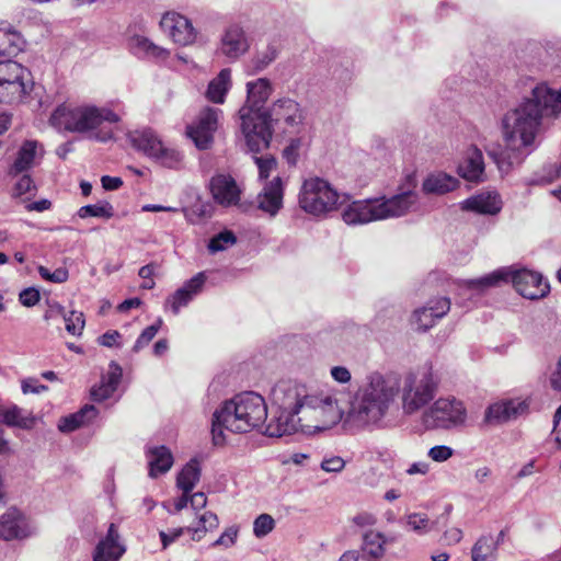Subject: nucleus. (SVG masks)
Masks as SVG:
<instances>
[{"instance_id": "nucleus-41", "label": "nucleus", "mask_w": 561, "mask_h": 561, "mask_svg": "<svg viewBox=\"0 0 561 561\" xmlns=\"http://www.w3.org/2000/svg\"><path fill=\"white\" fill-rule=\"evenodd\" d=\"M22 44L19 32L0 27V56H15L22 49Z\"/></svg>"}, {"instance_id": "nucleus-18", "label": "nucleus", "mask_w": 561, "mask_h": 561, "mask_svg": "<svg viewBox=\"0 0 561 561\" xmlns=\"http://www.w3.org/2000/svg\"><path fill=\"white\" fill-rule=\"evenodd\" d=\"M267 112V122L272 131V123H284L287 127L302 124L304 114L299 103L289 98L276 100Z\"/></svg>"}, {"instance_id": "nucleus-38", "label": "nucleus", "mask_w": 561, "mask_h": 561, "mask_svg": "<svg viewBox=\"0 0 561 561\" xmlns=\"http://www.w3.org/2000/svg\"><path fill=\"white\" fill-rule=\"evenodd\" d=\"M2 422L9 426L30 430L33 427L35 419L31 413L15 404H11L3 410Z\"/></svg>"}, {"instance_id": "nucleus-24", "label": "nucleus", "mask_w": 561, "mask_h": 561, "mask_svg": "<svg viewBox=\"0 0 561 561\" xmlns=\"http://www.w3.org/2000/svg\"><path fill=\"white\" fill-rule=\"evenodd\" d=\"M343 221L348 226L366 225L378 221L374 198L353 201L341 213Z\"/></svg>"}, {"instance_id": "nucleus-53", "label": "nucleus", "mask_w": 561, "mask_h": 561, "mask_svg": "<svg viewBox=\"0 0 561 561\" xmlns=\"http://www.w3.org/2000/svg\"><path fill=\"white\" fill-rule=\"evenodd\" d=\"M454 455V449L446 445H437L430 448L427 456L435 462H444Z\"/></svg>"}, {"instance_id": "nucleus-5", "label": "nucleus", "mask_w": 561, "mask_h": 561, "mask_svg": "<svg viewBox=\"0 0 561 561\" xmlns=\"http://www.w3.org/2000/svg\"><path fill=\"white\" fill-rule=\"evenodd\" d=\"M501 282H512L518 294L527 299H540L549 293V284L541 274L527 270L504 267L479 278L466 280L470 289L483 290L499 285Z\"/></svg>"}, {"instance_id": "nucleus-36", "label": "nucleus", "mask_w": 561, "mask_h": 561, "mask_svg": "<svg viewBox=\"0 0 561 561\" xmlns=\"http://www.w3.org/2000/svg\"><path fill=\"white\" fill-rule=\"evenodd\" d=\"M98 415V411L93 405H85L80 411L61 417L58 422V430L64 433H70L80 426L90 423Z\"/></svg>"}, {"instance_id": "nucleus-10", "label": "nucleus", "mask_w": 561, "mask_h": 561, "mask_svg": "<svg viewBox=\"0 0 561 561\" xmlns=\"http://www.w3.org/2000/svg\"><path fill=\"white\" fill-rule=\"evenodd\" d=\"M30 71L13 60L0 61V103H20L31 90Z\"/></svg>"}, {"instance_id": "nucleus-44", "label": "nucleus", "mask_w": 561, "mask_h": 561, "mask_svg": "<svg viewBox=\"0 0 561 561\" xmlns=\"http://www.w3.org/2000/svg\"><path fill=\"white\" fill-rule=\"evenodd\" d=\"M80 218L98 217L110 219L114 216L113 206L108 202H101L94 205H85L79 208Z\"/></svg>"}, {"instance_id": "nucleus-27", "label": "nucleus", "mask_w": 561, "mask_h": 561, "mask_svg": "<svg viewBox=\"0 0 561 561\" xmlns=\"http://www.w3.org/2000/svg\"><path fill=\"white\" fill-rule=\"evenodd\" d=\"M205 280L206 276L203 272L196 274L168 298L167 306H170L172 312L178 314L180 309L187 306L188 302L202 290Z\"/></svg>"}, {"instance_id": "nucleus-54", "label": "nucleus", "mask_w": 561, "mask_h": 561, "mask_svg": "<svg viewBox=\"0 0 561 561\" xmlns=\"http://www.w3.org/2000/svg\"><path fill=\"white\" fill-rule=\"evenodd\" d=\"M345 467V461L339 456L325 457L320 463V468L325 472L337 473Z\"/></svg>"}, {"instance_id": "nucleus-13", "label": "nucleus", "mask_w": 561, "mask_h": 561, "mask_svg": "<svg viewBox=\"0 0 561 561\" xmlns=\"http://www.w3.org/2000/svg\"><path fill=\"white\" fill-rule=\"evenodd\" d=\"M221 114V110L206 106L198 113L196 119L186 127L187 137L198 149H208L214 142V134L218 128Z\"/></svg>"}, {"instance_id": "nucleus-43", "label": "nucleus", "mask_w": 561, "mask_h": 561, "mask_svg": "<svg viewBox=\"0 0 561 561\" xmlns=\"http://www.w3.org/2000/svg\"><path fill=\"white\" fill-rule=\"evenodd\" d=\"M56 310L58 316L64 319L67 332L71 335L80 336L85 325L83 313L76 310L66 311L60 305H56Z\"/></svg>"}, {"instance_id": "nucleus-46", "label": "nucleus", "mask_w": 561, "mask_h": 561, "mask_svg": "<svg viewBox=\"0 0 561 561\" xmlns=\"http://www.w3.org/2000/svg\"><path fill=\"white\" fill-rule=\"evenodd\" d=\"M36 191V186L34 184L33 179L31 175L26 173H22V176L18 179V181L14 183V185L11 188L10 195L12 198H20L23 195L32 194L34 195Z\"/></svg>"}, {"instance_id": "nucleus-1", "label": "nucleus", "mask_w": 561, "mask_h": 561, "mask_svg": "<svg viewBox=\"0 0 561 561\" xmlns=\"http://www.w3.org/2000/svg\"><path fill=\"white\" fill-rule=\"evenodd\" d=\"M398 389L394 380L383 379L378 373L371 374L352 396L347 411L342 409L334 394L310 393L300 411L304 434L324 432L340 422L347 430L377 424L387 414Z\"/></svg>"}, {"instance_id": "nucleus-42", "label": "nucleus", "mask_w": 561, "mask_h": 561, "mask_svg": "<svg viewBox=\"0 0 561 561\" xmlns=\"http://www.w3.org/2000/svg\"><path fill=\"white\" fill-rule=\"evenodd\" d=\"M472 561H495L496 542L491 536H482L473 545L471 550Z\"/></svg>"}, {"instance_id": "nucleus-14", "label": "nucleus", "mask_w": 561, "mask_h": 561, "mask_svg": "<svg viewBox=\"0 0 561 561\" xmlns=\"http://www.w3.org/2000/svg\"><path fill=\"white\" fill-rule=\"evenodd\" d=\"M378 221L400 218L416 210L417 194L413 191L402 192L392 196L374 198Z\"/></svg>"}, {"instance_id": "nucleus-3", "label": "nucleus", "mask_w": 561, "mask_h": 561, "mask_svg": "<svg viewBox=\"0 0 561 561\" xmlns=\"http://www.w3.org/2000/svg\"><path fill=\"white\" fill-rule=\"evenodd\" d=\"M50 124L71 133L88 134L89 138L106 142L114 137L110 127L121 121L117 113L108 107L83 104L71 106L62 104L50 116Z\"/></svg>"}, {"instance_id": "nucleus-29", "label": "nucleus", "mask_w": 561, "mask_h": 561, "mask_svg": "<svg viewBox=\"0 0 561 561\" xmlns=\"http://www.w3.org/2000/svg\"><path fill=\"white\" fill-rule=\"evenodd\" d=\"M118 531L111 524L106 537L94 549L93 561H118L124 554L125 548L118 542Z\"/></svg>"}, {"instance_id": "nucleus-57", "label": "nucleus", "mask_w": 561, "mask_h": 561, "mask_svg": "<svg viewBox=\"0 0 561 561\" xmlns=\"http://www.w3.org/2000/svg\"><path fill=\"white\" fill-rule=\"evenodd\" d=\"M255 162L257 164L259 175L261 179H267L277 164L274 158H255Z\"/></svg>"}, {"instance_id": "nucleus-63", "label": "nucleus", "mask_w": 561, "mask_h": 561, "mask_svg": "<svg viewBox=\"0 0 561 561\" xmlns=\"http://www.w3.org/2000/svg\"><path fill=\"white\" fill-rule=\"evenodd\" d=\"M112 370L107 375L105 379H103L102 382L106 383L108 387L113 388L114 391H116L121 377H122V370L117 365H112Z\"/></svg>"}, {"instance_id": "nucleus-62", "label": "nucleus", "mask_w": 561, "mask_h": 561, "mask_svg": "<svg viewBox=\"0 0 561 561\" xmlns=\"http://www.w3.org/2000/svg\"><path fill=\"white\" fill-rule=\"evenodd\" d=\"M331 376L335 381L340 383H347L352 378L351 371L344 366L332 367Z\"/></svg>"}, {"instance_id": "nucleus-21", "label": "nucleus", "mask_w": 561, "mask_h": 561, "mask_svg": "<svg viewBox=\"0 0 561 561\" xmlns=\"http://www.w3.org/2000/svg\"><path fill=\"white\" fill-rule=\"evenodd\" d=\"M304 433V421L300 414L293 411L274 409V414L266 426V434L271 437H282L295 433Z\"/></svg>"}, {"instance_id": "nucleus-8", "label": "nucleus", "mask_w": 561, "mask_h": 561, "mask_svg": "<svg viewBox=\"0 0 561 561\" xmlns=\"http://www.w3.org/2000/svg\"><path fill=\"white\" fill-rule=\"evenodd\" d=\"M468 413L462 401L444 397L424 409L421 422L426 430L451 431L467 426Z\"/></svg>"}, {"instance_id": "nucleus-56", "label": "nucleus", "mask_w": 561, "mask_h": 561, "mask_svg": "<svg viewBox=\"0 0 561 561\" xmlns=\"http://www.w3.org/2000/svg\"><path fill=\"white\" fill-rule=\"evenodd\" d=\"M543 172L545 173L536 180L537 184L545 185V184L552 183L556 179H558L560 176L561 167H558L556 164H550L543 169Z\"/></svg>"}, {"instance_id": "nucleus-7", "label": "nucleus", "mask_w": 561, "mask_h": 561, "mask_svg": "<svg viewBox=\"0 0 561 561\" xmlns=\"http://www.w3.org/2000/svg\"><path fill=\"white\" fill-rule=\"evenodd\" d=\"M346 196L341 195L333 185L319 176L302 182L298 194L299 207L313 217H327L344 205Z\"/></svg>"}, {"instance_id": "nucleus-49", "label": "nucleus", "mask_w": 561, "mask_h": 561, "mask_svg": "<svg viewBox=\"0 0 561 561\" xmlns=\"http://www.w3.org/2000/svg\"><path fill=\"white\" fill-rule=\"evenodd\" d=\"M274 527V518L268 514H261L254 519L253 534L256 538H263L267 536Z\"/></svg>"}, {"instance_id": "nucleus-40", "label": "nucleus", "mask_w": 561, "mask_h": 561, "mask_svg": "<svg viewBox=\"0 0 561 561\" xmlns=\"http://www.w3.org/2000/svg\"><path fill=\"white\" fill-rule=\"evenodd\" d=\"M219 525L217 515L213 512L206 511L197 515V525L186 527L187 531L192 533V539L199 541L208 531L216 529Z\"/></svg>"}, {"instance_id": "nucleus-45", "label": "nucleus", "mask_w": 561, "mask_h": 561, "mask_svg": "<svg viewBox=\"0 0 561 561\" xmlns=\"http://www.w3.org/2000/svg\"><path fill=\"white\" fill-rule=\"evenodd\" d=\"M237 238L230 230H225L214 236L208 242V251L217 253L236 244Z\"/></svg>"}, {"instance_id": "nucleus-16", "label": "nucleus", "mask_w": 561, "mask_h": 561, "mask_svg": "<svg viewBox=\"0 0 561 561\" xmlns=\"http://www.w3.org/2000/svg\"><path fill=\"white\" fill-rule=\"evenodd\" d=\"M242 417L248 423L249 432L261 426L267 417V407L262 396L247 391L234 396Z\"/></svg>"}, {"instance_id": "nucleus-51", "label": "nucleus", "mask_w": 561, "mask_h": 561, "mask_svg": "<svg viewBox=\"0 0 561 561\" xmlns=\"http://www.w3.org/2000/svg\"><path fill=\"white\" fill-rule=\"evenodd\" d=\"M38 273L45 280H48L51 283H59V284L65 283L69 276L68 271L62 267H59V268L55 270L54 272H50L47 267L39 266Z\"/></svg>"}, {"instance_id": "nucleus-60", "label": "nucleus", "mask_w": 561, "mask_h": 561, "mask_svg": "<svg viewBox=\"0 0 561 561\" xmlns=\"http://www.w3.org/2000/svg\"><path fill=\"white\" fill-rule=\"evenodd\" d=\"M352 520L356 526L365 528L374 526L377 523V517L371 513L362 512L355 515Z\"/></svg>"}, {"instance_id": "nucleus-47", "label": "nucleus", "mask_w": 561, "mask_h": 561, "mask_svg": "<svg viewBox=\"0 0 561 561\" xmlns=\"http://www.w3.org/2000/svg\"><path fill=\"white\" fill-rule=\"evenodd\" d=\"M407 525L410 527V529L417 533L419 535L428 533L433 526L427 516L422 513H413L408 515Z\"/></svg>"}, {"instance_id": "nucleus-33", "label": "nucleus", "mask_w": 561, "mask_h": 561, "mask_svg": "<svg viewBox=\"0 0 561 561\" xmlns=\"http://www.w3.org/2000/svg\"><path fill=\"white\" fill-rule=\"evenodd\" d=\"M149 476L157 478L159 474L168 472L173 465V456L165 446H157L148 449L147 453Z\"/></svg>"}, {"instance_id": "nucleus-12", "label": "nucleus", "mask_w": 561, "mask_h": 561, "mask_svg": "<svg viewBox=\"0 0 561 561\" xmlns=\"http://www.w3.org/2000/svg\"><path fill=\"white\" fill-rule=\"evenodd\" d=\"M309 397L310 393L305 385L291 380L277 382L271 391L273 409L293 411L296 414H300Z\"/></svg>"}, {"instance_id": "nucleus-28", "label": "nucleus", "mask_w": 561, "mask_h": 561, "mask_svg": "<svg viewBox=\"0 0 561 561\" xmlns=\"http://www.w3.org/2000/svg\"><path fill=\"white\" fill-rule=\"evenodd\" d=\"M249 48V44L241 26L230 25L221 37L220 51L229 59H237Z\"/></svg>"}, {"instance_id": "nucleus-19", "label": "nucleus", "mask_w": 561, "mask_h": 561, "mask_svg": "<svg viewBox=\"0 0 561 561\" xmlns=\"http://www.w3.org/2000/svg\"><path fill=\"white\" fill-rule=\"evenodd\" d=\"M160 26L176 44L190 45L196 38L191 21L179 13H165L160 21Z\"/></svg>"}, {"instance_id": "nucleus-32", "label": "nucleus", "mask_w": 561, "mask_h": 561, "mask_svg": "<svg viewBox=\"0 0 561 561\" xmlns=\"http://www.w3.org/2000/svg\"><path fill=\"white\" fill-rule=\"evenodd\" d=\"M531 92L547 118H554L561 113V89L553 90L541 83L536 85Z\"/></svg>"}, {"instance_id": "nucleus-11", "label": "nucleus", "mask_w": 561, "mask_h": 561, "mask_svg": "<svg viewBox=\"0 0 561 561\" xmlns=\"http://www.w3.org/2000/svg\"><path fill=\"white\" fill-rule=\"evenodd\" d=\"M224 431L234 434L249 433L248 423L242 417L234 397L222 402L213 414L211 434L215 445L225 443Z\"/></svg>"}, {"instance_id": "nucleus-25", "label": "nucleus", "mask_w": 561, "mask_h": 561, "mask_svg": "<svg viewBox=\"0 0 561 561\" xmlns=\"http://www.w3.org/2000/svg\"><path fill=\"white\" fill-rule=\"evenodd\" d=\"M283 196L282 179L276 176L271 182L266 183L262 192L257 195V207L274 217L283 207Z\"/></svg>"}, {"instance_id": "nucleus-30", "label": "nucleus", "mask_w": 561, "mask_h": 561, "mask_svg": "<svg viewBox=\"0 0 561 561\" xmlns=\"http://www.w3.org/2000/svg\"><path fill=\"white\" fill-rule=\"evenodd\" d=\"M393 541L382 533L369 529L362 536L363 559L365 561H382L386 556V546Z\"/></svg>"}, {"instance_id": "nucleus-55", "label": "nucleus", "mask_w": 561, "mask_h": 561, "mask_svg": "<svg viewBox=\"0 0 561 561\" xmlns=\"http://www.w3.org/2000/svg\"><path fill=\"white\" fill-rule=\"evenodd\" d=\"M21 389L24 394L42 393L48 390V387L38 382L36 378H26L21 382Z\"/></svg>"}, {"instance_id": "nucleus-15", "label": "nucleus", "mask_w": 561, "mask_h": 561, "mask_svg": "<svg viewBox=\"0 0 561 561\" xmlns=\"http://www.w3.org/2000/svg\"><path fill=\"white\" fill-rule=\"evenodd\" d=\"M450 305V300L447 297H437L428 300L425 306L412 312L411 325L416 331L426 332L435 325L437 320L448 313Z\"/></svg>"}, {"instance_id": "nucleus-31", "label": "nucleus", "mask_w": 561, "mask_h": 561, "mask_svg": "<svg viewBox=\"0 0 561 561\" xmlns=\"http://www.w3.org/2000/svg\"><path fill=\"white\" fill-rule=\"evenodd\" d=\"M527 409V404L523 401H505L497 402L490 405L484 415V422L486 423H503L512 419L517 417L524 413Z\"/></svg>"}, {"instance_id": "nucleus-34", "label": "nucleus", "mask_w": 561, "mask_h": 561, "mask_svg": "<svg viewBox=\"0 0 561 561\" xmlns=\"http://www.w3.org/2000/svg\"><path fill=\"white\" fill-rule=\"evenodd\" d=\"M231 88V70L225 68L208 83L206 98L208 101L222 104Z\"/></svg>"}, {"instance_id": "nucleus-58", "label": "nucleus", "mask_w": 561, "mask_h": 561, "mask_svg": "<svg viewBox=\"0 0 561 561\" xmlns=\"http://www.w3.org/2000/svg\"><path fill=\"white\" fill-rule=\"evenodd\" d=\"M39 291L35 288H25L20 293V302L25 307H33L39 301Z\"/></svg>"}, {"instance_id": "nucleus-39", "label": "nucleus", "mask_w": 561, "mask_h": 561, "mask_svg": "<svg viewBox=\"0 0 561 561\" xmlns=\"http://www.w3.org/2000/svg\"><path fill=\"white\" fill-rule=\"evenodd\" d=\"M201 478V468L196 460L187 462L176 478V485L184 493H190Z\"/></svg>"}, {"instance_id": "nucleus-17", "label": "nucleus", "mask_w": 561, "mask_h": 561, "mask_svg": "<svg viewBox=\"0 0 561 561\" xmlns=\"http://www.w3.org/2000/svg\"><path fill=\"white\" fill-rule=\"evenodd\" d=\"M44 148L37 140H25L16 151L13 163L8 169V176L16 178L34 168L44 157Z\"/></svg>"}, {"instance_id": "nucleus-26", "label": "nucleus", "mask_w": 561, "mask_h": 561, "mask_svg": "<svg viewBox=\"0 0 561 561\" xmlns=\"http://www.w3.org/2000/svg\"><path fill=\"white\" fill-rule=\"evenodd\" d=\"M458 174L469 182H483L484 174V160L483 153L477 147H471L467 150L463 159L458 164Z\"/></svg>"}, {"instance_id": "nucleus-61", "label": "nucleus", "mask_w": 561, "mask_h": 561, "mask_svg": "<svg viewBox=\"0 0 561 561\" xmlns=\"http://www.w3.org/2000/svg\"><path fill=\"white\" fill-rule=\"evenodd\" d=\"M115 391L106 383L102 382L99 387L91 390V396L95 401H103L108 399Z\"/></svg>"}, {"instance_id": "nucleus-22", "label": "nucleus", "mask_w": 561, "mask_h": 561, "mask_svg": "<svg viewBox=\"0 0 561 561\" xmlns=\"http://www.w3.org/2000/svg\"><path fill=\"white\" fill-rule=\"evenodd\" d=\"M210 192L216 203L229 207L239 203L242 190L230 174H217L210 181Z\"/></svg>"}, {"instance_id": "nucleus-59", "label": "nucleus", "mask_w": 561, "mask_h": 561, "mask_svg": "<svg viewBox=\"0 0 561 561\" xmlns=\"http://www.w3.org/2000/svg\"><path fill=\"white\" fill-rule=\"evenodd\" d=\"M186 530V528H183V527H180V528H174L170 531H163L161 530L159 533V536H160V539H161V542H162V548L163 549H167L169 547V545H171L172 542H174L180 536H182V534Z\"/></svg>"}, {"instance_id": "nucleus-23", "label": "nucleus", "mask_w": 561, "mask_h": 561, "mask_svg": "<svg viewBox=\"0 0 561 561\" xmlns=\"http://www.w3.org/2000/svg\"><path fill=\"white\" fill-rule=\"evenodd\" d=\"M503 207L501 195L496 191H482L461 202V209L480 215L495 216Z\"/></svg>"}, {"instance_id": "nucleus-37", "label": "nucleus", "mask_w": 561, "mask_h": 561, "mask_svg": "<svg viewBox=\"0 0 561 561\" xmlns=\"http://www.w3.org/2000/svg\"><path fill=\"white\" fill-rule=\"evenodd\" d=\"M129 45L134 54L137 56L164 59L169 55L167 49L153 44L145 36L136 35L131 37Z\"/></svg>"}, {"instance_id": "nucleus-48", "label": "nucleus", "mask_w": 561, "mask_h": 561, "mask_svg": "<svg viewBox=\"0 0 561 561\" xmlns=\"http://www.w3.org/2000/svg\"><path fill=\"white\" fill-rule=\"evenodd\" d=\"M161 325H162V319L159 318L156 323L147 327L141 332V334L138 336V339L136 340L133 351L137 353L140 350H142L145 346H147L153 340V337L157 335Z\"/></svg>"}, {"instance_id": "nucleus-2", "label": "nucleus", "mask_w": 561, "mask_h": 561, "mask_svg": "<svg viewBox=\"0 0 561 561\" xmlns=\"http://www.w3.org/2000/svg\"><path fill=\"white\" fill-rule=\"evenodd\" d=\"M543 118L547 117L533 93L503 115L501 130L505 150L490 152L502 172H508L523 161L525 150L533 146Z\"/></svg>"}, {"instance_id": "nucleus-64", "label": "nucleus", "mask_w": 561, "mask_h": 561, "mask_svg": "<svg viewBox=\"0 0 561 561\" xmlns=\"http://www.w3.org/2000/svg\"><path fill=\"white\" fill-rule=\"evenodd\" d=\"M549 382L552 389L561 391V355L554 369L550 374Z\"/></svg>"}, {"instance_id": "nucleus-50", "label": "nucleus", "mask_w": 561, "mask_h": 561, "mask_svg": "<svg viewBox=\"0 0 561 561\" xmlns=\"http://www.w3.org/2000/svg\"><path fill=\"white\" fill-rule=\"evenodd\" d=\"M276 49L267 47L264 51L257 54L252 59V66L255 71H262L276 58Z\"/></svg>"}, {"instance_id": "nucleus-4", "label": "nucleus", "mask_w": 561, "mask_h": 561, "mask_svg": "<svg viewBox=\"0 0 561 561\" xmlns=\"http://www.w3.org/2000/svg\"><path fill=\"white\" fill-rule=\"evenodd\" d=\"M272 92V83L266 78L247 83V101L239 110V119L247 146L252 152L266 149L272 138L267 112L263 110Z\"/></svg>"}, {"instance_id": "nucleus-20", "label": "nucleus", "mask_w": 561, "mask_h": 561, "mask_svg": "<svg viewBox=\"0 0 561 561\" xmlns=\"http://www.w3.org/2000/svg\"><path fill=\"white\" fill-rule=\"evenodd\" d=\"M32 534L27 517L18 508L11 507L0 516V538L23 539Z\"/></svg>"}, {"instance_id": "nucleus-35", "label": "nucleus", "mask_w": 561, "mask_h": 561, "mask_svg": "<svg viewBox=\"0 0 561 561\" xmlns=\"http://www.w3.org/2000/svg\"><path fill=\"white\" fill-rule=\"evenodd\" d=\"M459 185V181L444 172L430 174L423 182V191L428 194H446L454 191Z\"/></svg>"}, {"instance_id": "nucleus-6", "label": "nucleus", "mask_w": 561, "mask_h": 561, "mask_svg": "<svg viewBox=\"0 0 561 561\" xmlns=\"http://www.w3.org/2000/svg\"><path fill=\"white\" fill-rule=\"evenodd\" d=\"M383 379L394 380L398 385V392H401L402 411L412 415L425 408L436 396L437 381L430 369L423 368L407 374L400 383L396 378L385 377Z\"/></svg>"}, {"instance_id": "nucleus-52", "label": "nucleus", "mask_w": 561, "mask_h": 561, "mask_svg": "<svg viewBox=\"0 0 561 561\" xmlns=\"http://www.w3.org/2000/svg\"><path fill=\"white\" fill-rule=\"evenodd\" d=\"M239 528L237 526L228 527L221 536L213 542V547L222 546L225 548H230L236 543L238 537Z\"/></svg>"}, {"instance_id": "nucleus-9", "label": "nucleus", "mask_w": 561, "mask_h": 561, "mask_svg": "<svg viewBox=\"0 0 561 561\" xmlns=\"http://www.w3.org/2000/svg\"><path fill=\"white\" fill-rule=\"evenodd\" d=\"M131 146L156 163L168 169H178L183 154L175 148L167 146L151 129L136 130L128 135Z\"/></svg>"}]
</instances>
